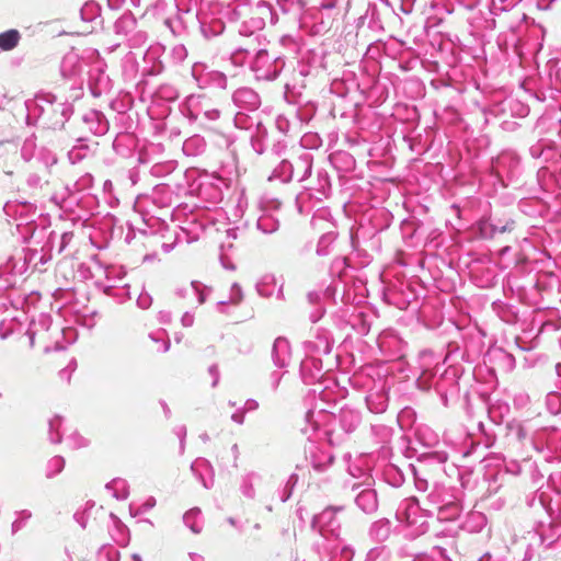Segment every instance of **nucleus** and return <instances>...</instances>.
<instances>
[{
	"instance_id": "obj_1",
	"label": "nucleus",
	"mask_w": 561,
	"mask_h": 561,
	"mask_svg": "<svg viewBox=\"0 0 561 561\" xmlns=\"http://www.w3.org/2000/svg\"><path fill=\"white\" fill-rule=\"evenodd\" d=\"M20 33L16 30H9L0 34V48L11 50L18 46L20 42Z\"/></svg>"
},
{
	"instance_id": "obj_2",
	"label": "nucleus",
	"mask_w": 561,
	"mask_h": 561,
	"mask_svg": "<svg viewBox=\"0 0 561 561\" xmlns=\"http://www.w3.org/2000/svg\"><path fill=\"white\" fill-rule=\"evenodd\" d=\"M480 236L484 239H493L496 236L492 219L481 220L479 224Z\"/></svg>"
},
{
	"instance_id": "obj_3",
	"label": "nucleus",
	"mask_w": 561,
	"mask_h": 561,
	"mask_svg": "<svg viewBox=\"0 0 561 561\" xmlns=\"http://www.w3.org/2000/svg\"><path fill=\"white\" fill-rule=\"evenodd\" d=\"M496 233L511 232L515 228V221L512 219L502 220L500 218L492 219Z\"/></svg>"
}]
</instances>
